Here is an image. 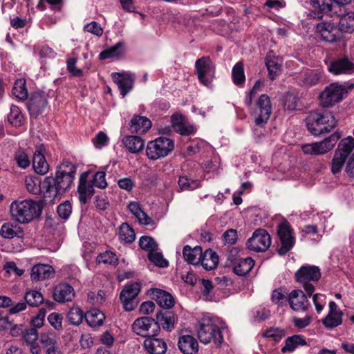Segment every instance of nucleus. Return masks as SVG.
Returning a JSON list of instances; mask_svg holds the SVG:
<instances>
[{
    "label": "nucleus",
    "instance_id": "nucleus-1",
    "mask_svg": "<svg viewBox=\"0 0 354 354\" xmlns=\"http://www.w3.org/2000/svg\"><path fill=\"white\" fill-rule=\"evenodd\" d=\"M76 167L68 160L63 162L57 167L55 177L45 178L42 187L46 197H61L71 187L75 178Z\"/></svg>",
    "mask_w": 354,
    "mask_h": 354
},
{
    "label": "nucleus",
    "instance_id": "nucleus-2",
    "mask_svg": "<svg viewBox=\"0 0 354 354\" xmlns=\"http://www.w3.org/2000/svg\"><path fill=\"white\" fill-rule=\"evenodd\" d=\"M347 159L345 171L348 176L354 178V138L350 136L342 139L335 151L331 161L332 173L340 172Z\"/></svg>",
    "mask_w": 354,
    "mask_h": 354
},
{
    "label": "nucleus",
    "instance_id": "nucleus-3",
    "mask_svg": "<svg viewBox=\"0 0 354 354\" xmlns=\"http://www.w3.org/2000/svg\"><path fill=\"white\" fill-rule=\"evenodd\" d=\"M44 201H13L10 205L12 218L19 223H28L39 217L43 209Z\"/></svg>",
    "mask_w": 354,
    "mask_h": 354
},
{
    "label": "nucleus",
    "instance_id": "nucleus-4",
    "mask_svg": "<svg viewBox=\"0 0 354 354\" xmlns=\"http://www.w3.org/2000/svg\"><path fill=\"white\" fill-rule=\"evenodd\" d=\"M308 130L315 136L330 132L337 125L331 112L310 113L306 119Z\"/></svg>",
    "mask_w": 354,
    "mask_h": 354
},
{
    "label": "nucleus",
    "instance_id": "nucleus-5",
    "mask_svg": "<svg viewBox=\"0 0 354 354\" xmlns=\"http://www.w3.org/2000/svg\"><path fill=\"white\" fill-rule=\"evenodd\" d=\"M196 330L198 339L203 344L213 342L216 346H220L223 342L221 328L209 317L201 319Z\"/></svg>",
    "mask_w": 354,
    "mask_h": 354
},
{
    "label": "nucleus",
    "instance_id": "nucleus-6",
    "mask_svg": "<svg viewBox=\"0 0 354 354\" xmlns=\"http://www.w3.org/2000/svg\"><path fill=\"white\" fill-rule=\"evenodd\" d=\"M297 282L302 284L305 291L310 297L315 291L313 283L317 282L321 278L320 269L315 266H303L295 274Z\"/></svg>",
    "mask_w": 354,
    "mask_h": 354
},
{
    "label": "nucleus",
    "instance_id": "nucleus-7",
    "mask_svg": "<svg viewBox=\"0 0 354 354\" xmlns=\"http://www.w3.org/2000/svg\"><path fill=\"white\" fill-rule=\"evenodd\" d=\"M353 88V84L348 88L337 83H332L319 94V102L323 107H330L340 102L345 95Z\"/></svg>",
    "mask_w": 354,
    "mask_h": 354
},
{
    "label": "nucleus",
    "instance_id": "nucleus-8",
    "mask_svg": "<svg viewBox=\"0 0 354 354\" xmlns=\"http://www.w3.org/2000/svg\"><path fill=\"white\" fill-rule=\"evenodd\" d=\"M350 2L351 0H311V5L317 17L321 19L324 15L335 16Z\"/></svg>",
    "mask_w": 354,
    "mask_h": 354
},
{
    "label": "nucleus",
    "instance_id": "nucleus-9",
    "mask_svg": "<svg viewBox=\"0 0 354 354\" xmlns=\"http://www.w3.org/2000/svg\"><path fill=\"white\" fill-rule=\"evenodd\" d=\"M174 147V142L167 138L160 137L148 142L146 154L151 160L167 156Z\"/></svg>",
    "mask_w": 354,
    "mask_h": 354
},
{
    "label": "nucleus",
    "instance_id": "nucleus-10",
    "mask_svg": "<svg viewBox=\"0 0 354 354\" xmlns=\"http://www.w3.org/2000/svg\"><path fill=\"white\" fill-rule=\"evenodd\" d=\"M341 136L337 132L331 134L321 142L306 144L301 146L302 151L308 155H322L330 151Z\"/></svg>",
    "mask_w": 354,
    "mask_h": 354
},
{
    "label": "nucleus",
    "instance_id": "nucleus-11",
    "mask_svg": "<svg viewBox=\"0 0 354 354\" xmlns=\"http://www.w3.org/2000/svg\"><path fill=\"white\" fill-rule=\"evenodd\" d=\"M277 234L280 241V246L277 248V252L283 256L293 248L295 243L292 229L287 220H283L278 225Z\"/></svg>",
    "mask_w": 354,
    "mask_h": 354
},
{
    "label": "nucleus",
    "instance_id": "nucleus-12",
    "mask_svg": "<svg viewBox=\"0 0 354 354\" xmlns=\"http://www.w3.org/2000/svg\"><path fill=\"white\" fill-rule=\"evenodd\" d=\"M271 245V237L264 229H257L247 241V248L255 252H266Z\"/></svg>",
    "mask_w": 354,
    "mask_h": 354
},
{
    "label": "nucleus",
    "instance_id": "nucleus-13",
    "mask_svg": "<svg viewBox=\"0 0 354 354\" xmlns=\"http://www.w3.org/2000/svg\"><path fill=\"white\" fill-rule=\"evenodd\" d=\"M132 330L138 335L148 338L150 336H157L160 332V326L154 319L143 317L134 321Z\"/></svg>",
    "mask_w": 354,
    "mask_h": 354
},
{
    "label": "nucleus",
    "instance_id": "nucleus-14",
    "mask_svg": "<svg viewBox=\"0 0 354 354\" xmlns=\"http://www.w3.org/2000/svg\"><path fill=\"white\" fill-rule=\"evenodd\" d=\"M198 78L201 84L208 86L215 74V66L209 57H202L195 62Z\"/></svg>",
    "mask_w": 354,
    "mask_h": 354
},
{
    "label": "nucleus",
    "instance_id": "nucleus-15",
    "mask_svg": "<svg viewBox=\"0 0 354 354\" xmlns=\"http://www.w3.org/2000/svg\"><path fill=\"white\" fill-rule=\"evenodd\" d=\"M140 291L139 283H129L125 285L120 294V299L126 311L134 310L137 306L135 299Z\"/></svg>",
    "mask_w": 354,
    "mask_h": 354
},
{
    "label": "nucleus",
    "instance_id": "nucleus-16",
    "mask_svg": "<svg viewBox=\"0 0 354 354\" xmlns=\"http://www.w3.org/2000/svg\"><path fill=\"white\" fill-rule=\"evenodd\" d=\"M257 115L255 117L254 122L258 127H263L268 121L271 113L272 105L270 97L266 94L261 95L257 102Z\"/></svg>",
    "mask_w": 354,
    "mask_h": 354
},
{
    "label": "nucleus",
    "instance_id": "nucleus-17",
    "mask_svg": "<svg viewBox=\"0 0 354 354\" xmlns=\"http://www.w3.org/2000/svg\"><path fill=\"white\" fill-rule=\"evenodd\" d=\"M48 95L44 92H35L31 94L27 108L31 116L37 117L48 104Z\"/></svg>",
    "mask_w": 354,
    "mask_h": 354
},
{
    "label": "nucleus",
    "instance_id": "nucleus-18",
    "mask_svg": "<svg viewBox=\"0 0 354 354\" xmlns=\"http://www.w3.org/2000/svg\"><path fill=\"white\" fill-rule=\"evenodd\" d=\"M317 31L322 40L327 42H336L342 39V33L334 24L323 21L317 24Z\"/></svg>",
    "mask_w": 354,
    "mask_h": 354
},
{
    "label": "nucleus",
    "instance_id": "nucleus-19",
    "mask_svg": "<svg viewBox=\"0 0 354 354\" xmlns=\"http://www.w3.org/2000/svg\"><path fill=\"white\" fill-rule=\"evenodd\" d=\"M111 77L113 82L117 84L122 97L126 96L133 88L134 80L131 73L129 72L113 73Z\"/></svg>",
    "mask_w": 354,
    "mask_h": 354
},
{
    "label": "nucleus",
    "instance_id": "nucleus-20",
    "mask_svg": "<svg viewBox=\"0 0 354 354\" xmlns=\"http://www.w3.org/2000/svg\"><path fill=\"white\" fill-rule=\"evenodd\" d=\"M328 70L335 75H349L354 73V64L347 57L339 58L330 62Z\"/></svg>",
    "mask_w": 354,
    "mask_h": 354
},
{
    "label": "nucleus",
    "instance_id": "nucleus-21",
    "mask_svg": "<svg viewBox=\"0 0 354 354\" xmlns=\"http://www.w3.org/2000/svg\"><path fill=\"white\" fill-rule=\"evenodd\" d=\"M46 148L44 145H39L37 147L34 152L32 159V166L37 174L44 175L48 171L49 165L45 158L44 153Z\"/></svg>",
    "mask_w": 354,
    "mask_h": 354
},
{
    "label": "nucleus",
    "instance_id": "nucleus-22",
    "mask_svg": "<svg viewBox=\"0 0 354 354\" xmlns=\"http://www.w3.org/2000/svg\"><path fill=\"white\" fill-rule=\"evenodd\" d=\"M288 302L295 311H305L310 306L306 295L301 290H292L289 295Z\"/></svg>",
    "mask_w": 354,
    "mask_h": 354
},
{
    "label": "nucleus",
    "instance_id": "nucleus-23",
    "mask_svg": "<svg viewBox=\"0 0 354 354\" xmlns=\"http://www.w3.org/2000/svg\"><path fill=\"white\" fill-rule=\"evenodd\" d=\"M150 336L144 341L143 346L149 354H165L167 350V344L162 338Z\"/></svg>",
    "mask_w": 354,
    "mask_h": 354
},
{
    "label": "nucleus",
    "instance_id": "nucleus-24",
    "mask_svg": "<svg viewBox=\"0 0 354 354\" xmlns=\"http://www.w3.org/2000/svg\"><path fill=\"white\" fill-rule=\"evenodd\" d=\"M53 296L56 301L64 303L72 301L75 297V291L71 285L62 283L55 287Z\"/></svg>",
    "mask_w": 354,
    "mask_h": 354
},
{
    "label": "nucleus",
    "instance_id": "nucleus-25",
    "mask_svg": "<svg viewBox=\"0 0 354 354\" xmlns=\"http://www.w3.org/2000/svg\"><path fill=\"white\" fill-rule=\"evenodd\" d=\"M150 295L162 308H171L174 306L175 301L173 296L165 290L153 288L150 290Z\"/></svg>",
    "mask_w": 354,
    "mask_h": 354
},
{
    "label": "nucleus",
    "instance_id": "nucleus-26",
    "mask_svg": "<svg viewBox=\"0 0 354 354\" xmlns=\"http://www.w3.org/2000/svg\"><path fill=\"white\" fill-rule=\"evenodd\" d=\"M178 346L183 354H196L198 351V342L190 335H181L178 338Z\"/></svg>",
    "mask_w": 354,
    "mask_h": 354
},
{
    "label": "nucleus",
    "instance_id": "nucleus-27",
    "mask_svg": "<svg viewBox=\"0 0 354 354\" xmlns=\"http://www.w3.org/2000/svg\"><path fill=\"white\" fill-rule=\"evenodd\" d=\"M335 16L339 17V29L342 32L351 33L354 32V12H346L344 8Z\"/></svg>",
    "mask_w": 354,
    "mask_h": 354
},
{
    "label": "nucleus",
    "instance_id": "nucleus-28",
    "mask_svg": "<svg viewBox=\"0 0 354 354\" xmlns=\"http://www.w3.org/2000/svg\"><path fill=\"white\" fill-rule=\"evenodd\" d=\"M234 272L239 276H245L252 270L254 261L250 258H237L231 260Z\"/></svg>",
    "mask_w": 354,
    "mask_h": 354
},
{
    "label": "nucleus",
    "instance_id": "nucleus-29",
    "mask_svg": "<svg viewBox=\"0 0 354 354\" xmlns=\"http://www.w3.org/2000/svg\"><path fill=\"white\" fill-rule=\"evenodd\" d=\"M54 273L51 266L39 263L32 268L30 277L32 281H41L53 277Z\"/></svg>",
    "mask_w": 354,
    "mask_h": 354
},
{
    "label": "nucleus",
    "instance_id": "nucleus-30",
    "mask_svg": "<svg viewBox=\"0 0 354 354\" xmlns=\"http://www.w3.org/2000/svg\"><path fill=\"white\" fill-rule=\"evenodd\" d=\"M151 127L150 120L144 116L136 115L130 122L129 129L131 133L142 134Z\"/></svg>",
    "mask_w": 354,
    "mask_h": 354
},
{
    "label": "nucleus",
    "instance_id": "nucleus-31",
    "mask_svg": "<svg viewBox=\"0 0 354 354\" xmlns=\"http://www.w3.org/2000/svg\"><path fill=\"white\" fill-rule=\"evenodd\" d=\"M266 64L269 73L270 78L273 80L279 75L281 69L282 59L279 57H276L270 51L268 53L266 58Z\"/></svg>",
    "mask_w": 354,
    "mask_h": 354
},
{
    "label": "nucleus",
    "instance_id": "nucleus-32",
    "mask_svg": "<svg viewBox=\"0 0 354 354\" xmlns=\"http://www.w3.org/2000/svg\"><path fill=\"white\" fill-rule=\"evenodd\" d=\"M307 345V342L304 336L301 335H293L286 339L284 345L282 346L281 351L282 353H292L299 346Z\"/></svg>",
    "mask_w": 354,
    "mask_h": 354
},
{
    "label": "nucleus",
    "instance_id": "nucleus-33",
    "mask_svg": "<svg viewBox=\"0 0 354 354\" xmlns=\"http://www.w3.org/2000/svg\"><path fill=\"white\" fill-rule=\"evenodd\" d=\"M156 322L158 326L167 331H171L175 328L176 318L174 313L170 311H159L156 314Z\"/></svg>",
    "mask_w": 354,
    "mask_h": 354
},
{
    "label": "nucleus",
    "instance_id": "nucleus-34",
    "mask_svg": "<svg viewBox=\"0 0 354 354\" xmlns=\"http://www.w3.org/2000/svg\"><path fill=\"white\" fill-rule=\"evenodd\" d=\"M122 142L124 147L132 153L141 151L145 146L144 140L137 136H127Z\"/></svg>",
    "mask_w": 354,
    "mask_h": 354
},
{
    "label": "nucleus",
    "instance_id": "nucleus-35",
    "mask_svg": "<svg viewBox=\"0 0 354 354\" xmlns=\"http://www.w3.org/2000/svg\"><path fill=\"white\" fill-rule=\"evenodd\" d=\"M202 248L200 246L192 248L187 245L183 250V258L185 261L190 264L198 265L202 257Z\"/></svg>",
    "mask_w": 354,
    "mask_h": 354
},
{
    "label": "nucleus",
    "instance_id": "nucleus-36",
    "mask_svg": "<svg viewBox=\"0 0 354 354\" xmlns=\"http://www.w3.org/2000/svg\"><path fill=\"white\" fill-rule=\"evenodd\" d=\"M322 78V74L319 71L311 69L302 74L300 82L303 86L312 87L318 84Z\"/></svg>",
    "mask_w": 354,
    "mask_h": 354
},
{
    "label": "nucleus",
    "instance_id": "nucleus-37",
    "mask_svg": "<svg viewBox=\"0 0 354 354\" xmlns=\"http://www.w3.org/2000/svg\"><path fill=\"white\" fill-rule=\"evenodd\" d=\"M200 263L205 270H212L218 264V256L214 250L211 249L206 250L204 253L202 252Z\"/></svg>",
    "mask_w": 354,
    "mask_h": 354
},
{
    "label": "nucleus",
    "instance_id": "nucleus-38",
    "mask_svg": "<svg viewBox=\"0 0 354 354\" xmlns=\"http://www.w3.org/2000/svg\"><path fill=\"white\" fill-rule=\"evenodd\" d=\"M128 209L136 216L140 224L149 225L153 223L152 218L142 210L138 203L136 201L131 202L128 205Z\"/></svg>",
    "mask_w": 354,
    "mask_h": 354
},
{
    "label": "nucleus",
    "instance_id": "nucleus-39",
    "mask_svg": "<svg viewBox=\"0 0 354 354\" xmlns=\"http://www.w3.org/2000/svg\"><path fill=\"white\" fill-rule=\"evenodd\" d=\"M125 53V44L123 41H119L114 46L102 51L99 55L100 59H105L113 57H119Z\"/></svg>",
    "mask_w": 354,
    "mask_h": 354
},
{
    "label": "nucleus",
    "instance_id": "nucleus-40",
    "mask_svg": "<svg viewBox=\"0 0 354 354\" xmlns=\"http://www.w3.org/2000/svg\"><path fill=\"white\" fill-rule=\"evenodd\" d=\"M84 318L91 327L102 326L105 319L104 314L98 309H93L85 314Z\"/></svg>",
    "mask_w": 354,
    "mask_h": 354
},
{
    "label": "nucleus",
    "instance_id": "nucleus-41",
    "mask_svg": "<svg viewBox=\"0 0 354 354\" xmlns=\"http://www.w3.org/2000/svg\"><path fill=\"white\" fill-rule=\"evenodd\" d=\"M79 199H86L91 198L94 193V187L91 181L87 180L84 177L80 178L78 185Z\"/></svg>",
    "mask_w": 354,
    "mask_h": 354
},
{
    "label": "nucleus",
    "instance_id": "nucleus-42",
    "mask_svg": "<svg viewBox=\"0 0 354 354\" xmlns=\"http://www.w3.org/2000/svg\"><path fill=\"white\" fill-rule=\"evenodd\" d=\"M0 234L3 238L12 239L15 236H21L23 231L21 227L18 225L6 223L1 226Z\"/></svg>",
    "mask_w": 354,
    "mask_h": 354
},
{
    "label": "nucleus",
    "instance_id": "nucleus-43",
    "mask_svg": "<svg viewBox=\"0 0 354 354\" xmlns=\"http://www.w3.org/2000/svg\"><path fill=\"white\" fill-rule=\"evenodd\" d=\"M119 239L126 243H131L135 241L136 234L133 229L127 223H123L119 227Z\"/></svg>",
    "mask_w": 354,
    "mask_h": 354
},
{
    "label": "nucleus",
    "instance_id": "nucleus-44",
    "mask_svg": "<svg viewBox=\"0 0 354 354\" xmlns=\"http://www.w3.org/2000/svg\"><path fill=\"white\" fill-rule=\"evenodd\" d=\"M27 304L32 307H37L44 301L43 295L37 290L27 291L24 295Z\"/></svg>",
    "mask_w": 354,
    "mask_h": 354
},
{
    "label": "nucleus",
    "instance_id": "nucleus-45",
    "mask_svg": "<svg viewBox=\"0 0 354 354\" xmlns=\"http://www.w3.org/2000/svg\"><path fill=\"white\" fill-rule=\"evenodd\" d=\"M24 115L17 106H10V113L8 115V122L14 127H21L24 122Z\"/></svg>",
    "mask_w": 354,
    "mask_h": 354
},
{
    "label": "nucleus",
    "instance_id": "nucleus-46",
    "mask_svg": "<svg viewBox=\"0 0 354 354\" xmlns=\"http://www.w3.org/2000/svg\"><path fill=\"white\" fill-rule=\"evenodd\" d=\"M12 95L19 100H25L27 99L28 93L26 87V80L24 79H19L15 81L14 87L12 90Z\"/></svg>",
    "mask_w": 354,
    "mask_h": 354
},
{
    "label": "nucleus",
    "instance_id": "nucleus-47",
    "mask_svg": "<svg viewBox=\"0 0 354 354\" xmlns=\"http://www.w3.org/2000/svg\"><path fill=\"white\" fill-rule=\"evenodd\" d=\"M83 310L78 306L71 308L67 313V319L68 322L75 326L80 325L84 317Z\"/></svg>",
    "mask_w": 354,
    "mask_h": 354
},
{
    "label": "nucleus",
    "instance_id": "nucleus-48",
    "mask_svg": "<svg viewBox=\"0 0 354 354\" xmlns=\"http://www.w3.org/2000/svg\"><path fill=\"white\" fill-rule=\"evenodd\" d=\"M342 313H328V315L322 319V324L329 328H333L342 324Z\"/></svg>",
    "mask_w": 354,
    "mask_h": 354
},
{
    "label": "nucleus",
    "instance_id": "nucleus-49",
    "mask_svg": "<svg viewBox=\"0 0 354 354\" xmlns=\"http://www.w3.org/2000/svg\"><path fill=\"white\" fill-rule=\"evenodd\" d=\"M286 335V331L283 328L279 327H272L265 330L262 337L273 340L274 342H279Z\"/></svg>",
    "mask_w": 354,
    "mask_h": 354
},
{
    "label": "nucleus",
    "instance_id": "nucleus-50",
    "mask_svg": "<svg viewBox=\"0 0 354 354\" xmlns=\"http://www.w3.org/2000/svg\"><path fill=\"white\" fill-rule=\"evenodd\" d=\"M232 76L233 82L237 86L242 85L245 82V77L242 62H239L234 66Z\"/></svg>",
    "mask_w": 354,
    "mask_h": 354
},
{
    "label": "nucleus",
    "instance_id": "nucleus-51",
    "mask_svg": "<svg viewBox=\"0 0 354 354\" xmlns=\"http://www.w3.org/2000/svg\"><path fill=\"white\" fill-rule=\"evenodd\" d=\"M39 342L46 349L56 347L57 344V338L55 333L47 331L41 333L39 337Z\"/></svg>",
    "mask_w": 354,
    "mask_h": 354
},
{
    "label": "nucleus",
    "instance_id": "nucleus-52",
    "mask_svg": "<svg viewBox=\"0 0 354 354\" xmlns=\"http://www.w3.org/2000/svg\"><path fill=\"white\" fill-rule=\"evenodd\" d=\"M139 246L149 252L157 251L158 244L155 239L149 236H142L139 239Z\"/></svg>",
    "mask_w": 354,
    "mask_h": 354
},
{
    "label": "nucleus",
    "instance_id": "nucleus-53",
    "mask_svg": "<svg viewBox=\"0 0 354 354\" xmlns=\"http://www.w3.org/2000/svg\"><path fill=\"white\" fill-rule=\"evenodd\" d=\"M178 184L182 191H190L198 187L200 183L198 180H192L186 176H180Z\"/></svg>",
    "mask_w": 354,
    "mask_h": 354
},
{
    "label": "nucleus",
    "instance_id": "nucleus-54",
    "mask_svg": "<svg viewBox=\"0 0 354 354\" xmlns=\"http://www.w3.org/2000/svg\"><path fill=\"white\" fill-rule=\"evenodd\" d=\"M148 258L155 266L160 268H166L168 266V261L163 257L162 253L156 251L148 254Z\"/></svg>",
    "mask_w": 354,
    "mask_h": 354
},
{
    "label": "nucleus",
    "instance_id": "nucleus-55",
    "mask_svg": "<svg viewBox=\"0 0 354 354\" xmlns=\"http://www.w3.org/2000/svg\"><path fill=\"white\" fill-rule=\"evenodd\" d=\"M22 336L28 345L37 343L39 337L37 329L32 327L24 329Z\"/></svg>",
    "mask_w": 354,
    "mask_h": 354
},
{
    "label": "nucleus",
    "instance_id": "nucleus-56",
    "mask_svg": "<svg viewBox=\"0 0 354 354\" xmlns=\"http://www.w3.org/2000/svg\"><path fill=\"white\" fill-rule=\"evenodd\" d=\"M57 212L61 218L67 220L72 212V205L70 201H64V203L59 205Z\"/></svg>",
    "mask_w": 354,
    "mask_h": 354
},
{
    "label": "nucleus",
    "instance_id": "nucleus-57",
    "mask_svg": "<svg viewBox=\"0 0 354 354\" xmlns=\"http://www.w3.org/2000/svg\"><path fill=\"white\" fill-rule=\"evenodd\" d=\"M97 260L99 263L115 265L118 263V259L114 252L106 251L105 252L100 254L97 257Z\"/></svg>",
    "mask_w": 354,
    "mask_h": 354
},
{
    "label": "nucleus",
    "instance_id": "nucleus-58",
    "mask_svg": "<svg viewBox=\"0 0 354 354\" xmlns=\"http://www.w3.org/2000/svg\"><path fill=\"white\" fill-rule=\"evenodd\" d=\"M27 190L32 194H37L40 191L38 180L32 176H27L24 180Z\"/></svg>",
    "mask_w": 354,
    "mask_h": 354
},
{
    "label": "nucleus",
    "instance_id": "nucleus-59",
    "mask_svg": "<svg viewBox=\"0 0 354 354\" xmlns=\"http://www.w3.org/2000/svg\"><path fill=\"white\" fill-rule=\"evenodd\" d=\"M62 315L56 313L50 314L48 317V321L50 324L57 330L62 329Z\"/></svg>",
    "mask_w": 354,
    "mask_h": 354
},
{
    "label": "nucleus",
    "instance_id": "nucleus-60",
    "mask_svg": "<svg viewBox=\"0 0 354 354\" xmlns=\"http://www.w3.org/2000/svg\"><path fill=\"white\" fill-rule=\"evenodd\" d=\"M106 173L104 171H97L95 174L93 180V186L104 189L107 186V182L105 178Z\"/></svg>",
    "mask_w": 354,
    "mask_h": 354
},
{
    "label": "nucleus",
    "instance_id": "nucleus-61",
    "mask_svg": "<svg viewBox=\"0 0 354 354\" xmlns=\"http://www.w3.org/2000/svg\"><path fill=\"white\" fill-rule=\"evenodd\" d=\"M84 30L98 37L103 34L102 26L96 21H91L86 24L84 27Z\"/></svg>",
    "mask_w": 354,
    "mask_h": 354
},
{
    "label": "nucleus",
    "instance_id": "nucleus-62",
    "mask_svg": "<svg viewBox=\"0 0 354 354\" xmlns=\"http://www.w3.org/2000/svg\"><path fill=\"white\" fill-rule=\"evenodd\" d=\"M46 310L44 308H40L37 315H35L31 320L32 328H40L43 326L44 318L46 317Z\"/></svg>",
    "mask_w": 354,
    "mask_h": 354
},
{
    "label": "nucleus",
    "instance_id": "nucleus-63",
    "mask_svg": "<svg viewBox=\"0 0 354 354\" xmlns=\"http://www.w3.org/2000/svg\"><path fill=\"white\" fill-rule=\"evenodd\" d=\"M176 131L182 136H190L194 135L196 132V127L186 121Z\"/></svg>",
    "mask_w": 354,
    "mask_h": 354
},
{
    "label": "nucleus",
    "instance_id": "nucleus-64",
    "mask_svg": "<svg viewBox=\"0 0 354 354\" xmlns=\"http://www.w3.org/2000/svg\"><path fill=\"white\" fill-rule=\"evenodd\" d=\"M15 160L19 167L26 169L30 165L29 157L24 151H18L15 154Z\"/></svg>",
    "mask_w": 354,
    "mask_h": 354
}]
</instances>
